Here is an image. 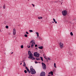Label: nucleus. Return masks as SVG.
I'll use <instances>...</instances> for the list:
<instances>
[{
	"mask_svg": "<svg viewBox=\"0 0 76 76\" xmlns=\"http://www.w3.org/2000/svg\"><path fill=\"white\" fill-rule=\"evenodd\" d=\"M54 3H56V2H55H55H54Z\"/></svg>",
	"mask_w": 76,
	"mask_h": 76,
	"instance_id": "nucleus-48",
	"label": "nucleus"
},
{
	"mask_svg": "<svg viewBox=\"0 0 76 76\" xmlns=\"http://www.w3.org/2000/svg\"><path fill=\"white\" fill-rule=\"evenodd\" d=\"M21 48H23V45H22L21 46Z\"/></svg>",
	"mask_w": 76,
	"mask_h": 76,
	"instance_id": "nucleus-25",
	"label": "nucleus"
},
{
	"mask_svg": "<svg viewBox=\"0 0 76 76\" xmlns=\"http://www.w3.org/2000/svg\"><path fill=\"white\" fill-rule=\"evenodd\" d=\"M54 67H55V68H57V66H56V64L54 63Z\"/></svg>",
	"mask_w": 76,
	"mask_h": 76,
	"instance_id": "nucleus-16",
	"label": "nucleus"
},
{
	"mask_svg": "<svg viewBox=\"0 0 76 76\" xmlns=\"http://www.w3.org/2000/svg\"><path fill=\"white\" fill-rule=\"evenodd\" d=\"M42 67L44 70H45L46 69V65L45 64L43 63H42Z\"/></svg>",
	"mask_w": 76,
	"mask_h": 76,
	"instance_id": "nucleus-7",
	"label": "nucleus"
},
{
	"mask_svg": "<svg viewBox=\"0 0 76 76\" xmlns=\"http://www.w3.org/2000/svg\"><path fill=\"white\" fill-rule=\"evenodd\" d=\"M38 48H39V49H41V50H42V49H43V47L42 46L41 47H38Z\"/></svg>",
	"mask_w": 76,
	"mask_h": 76,
	"instance_id": "nucleus-12",
	"label": "nucleus"
},
{
	"mask_svg": "<svg viewBox=\"0 0 76 76\" xmlns=\"http://www.w3.org/2000/svg\"><path fill=\"white\" fill-rule=\"evenodd\" d=\"M30 71L32 75H33L34 74H35V73H36V71H35V69H34V68H33V67H32V66H31L30 67Z\"/></svg>",
	"mask_w": 76,
	"mask_h": 76,
	"instance_id": "nucleus-2",
	"label": "nucleus"
},
{
	"mask_svg": "<svg viewBox=\"0 0 76 76\" xmlns=\"http://www.w3.org/2000/svg\"><path fill=\"white\" fill-rule=\"evenodd\" d=\"M16 34V29L14 28L13 30V34L14 35H15Z\"/></svg>",
	"mask_w": 76,
	"mask_h": 76,
	"instance_id": "nucleus-9",
	"label": "nucleus"
},
{
	"mask_svg": "<svg viewBox=\"0 0 76 76\" xmlns=\"http://www.w3.org/2000/svg\"><path fill=\"white\" fill-rule=\"evenodd\" d=\"M3 8L4 9H6V5L4 4L3 6Z\"/></svg>",
	"mask_w": 76,
	"mask_h": 76,
	"instance_id": "nucleus-14",
	"label": "nucleus"
},
{
	"mask_svg": "<svg viewBox=\"0 0 76 76\" xmlns=\"http://www.w3.org/2000/svg\"><path fill=\"white\" fill-rule=\"evenodd\" d=\"M67 11L66 10H64L62 12V14L63 16H66L67 15Z\"/></svg>",
	"mask_w": 76,
	"mask_h": 76,
	"instance_id": "nucleus-4",
	"label": "nucleus"
},
{
	"mask_svg": "<svg viewBox=\"0 0 76 76\" xmlns=\"http://www.w3.org/2000/svg\"><path fill=\"white\" fill-rule=\"evenodd\" d=\"M25 67H26V69L27 70L29 69L27 67H26V66Z\"/></svg>",
	"mask_w": 76,
	"mask_h": 76,
	"instance_id": "nucleus-26",
	"label": "nucleus"
},
{
	"mask_svg": "<svg viewBox=\"0 0 76 76\" xmlns=\"http://www.w3.org/2000/svg\"><path fill=\"white\" fill-rule=\"evenodd\" d=\"M23 64H26L25 63V62H23Z\"/></svg>",
	"mask_w": 76,
	"mask_h": 76,
	"instance_id": "nucleus-36",
	"label": "nucleus"
},
{
	"mask_svg": "<svg viewBox=\"0 0 76 76\" xmlns=\"http://www.w3.org/2000/svg\"><path fill=\"white\" fill-rule=\"evenodd\" d=\"M55 23H57V21H55Z\"/></svg>",
	"mask_w": 76,
	"mask_h": 76,
	"instance_id": "nucleus-38",
	"label": "nucleus"
},
{
	"mask_svg": "<svg viewBox=\"0 0 76 76\" xmlns=\"http://www.w3.org/2000/svg\"><path fill=\"white\" fill-rule=\"evenodd\" d=\"M59 46L61 48V49H62V48H64V44L63 43H62L61 42H60L59 43Z\"/></svg>",
	"mask_w": 76,
	"mask_h": 76,
	"instance_id": "nucleus-5",
	"label": "nucleus"
},
{
	"mask_svg": "<svg viewBox=\"0 0 76 76\" xmlns=\"http://www.w3.org/2000/svg\"><path fill=\"white\" fill-rule=\"evenodd\" d=\"M26 34H29V33H28V31L26 32Z\"/></svg>",
	"mask_w": 76,
	"mask_h": 76,
	"instance_id": "nucleus-28",
	"label": "nucleus"
},
{
	"mask_svg": "<svg viewBox=\"0 0 76 76\" xmlns=\"http://www.w3.org/2000/svg\"><path fill=\"white\" fill-rule=\"evenodd\" d=\"M48 59L49 60H51V59H50V58H48Z\"/></svg>",
	"mask_w": 76,
	"mask_h": 76,
	"instance_id": "nucleus-33",
	"label": "nucleus"
},
{
	"mask_svg": "<svg viewBox=\"0 0 76 76\" xmlns=\"http://www.w3.org/2000/svg\"><path fill=\"white\" fill-rule=\"evenodd\" d=\"M30 32H33V31L32 30H30L29 31Z\"/></svg>",
	"mask_w": 76,
	"mask_h": 76,
	"instance_id": "nucleus-23",
	"label": "nucleus"
},
{
	"mask_svg": "<svg viewBox=\"0 0 76 76\" xmlns=\"http://www.w3.org/2000/svg\"><path fill=\"white\" fill-rule=\"evenodd\" d=\"M36 59L37 60H40V58H36Z\"/></svg>",
	"mask_w": 76,
	"mask_h": 76,
	"instance_id": "nucleus-22",
	"label": "nucleus"
},
{
	"mask_svg": "<svg viewBox=\"0 0 76 76\" xmlns=\"http://www.w3.org/2000/svg\"><path fill=\"white\" fill-rule=\"evenodd\" d=\"M56 22V20L54 21V22Z\"/></svg>",
	"mask_w": 76,
	"mask_h": 76,
	"instance_id": "nucleus-43",
	"label": "nucleus"
},
{
	"mask_svg": "<svg viewBox=\"0 0 76 76\" xmlns=\"http://www.w3.org/2000/svg\"><path fill=\"white\" fill-rule=\"evenodd\" d=\"M48 76H50V75H48Z\"/></svg>",
	"mask_w": 76,
	"mask_h": 76,
	"instance_id": "nucleus-46",
	"label": "nucleus"
},
{
	"mask_svg": "<svg viewBox=\"0 0 76 76\" xmlns=\"http://www.w3.org/2000/svg\"><path fill=\"white\" fill-rule=\"evenodd\" d=\"M23 61H22V63H23Z\"/></svg>",
	"mask_w": 76,
	"mask_h": 76,
	"instance_id": "nucleus-44",
	"label": "nucleus"
},
{
	"mask_svg": "<svg viewBox=\"0 0 76 76\" xmlns=\"http://www.w3.org/2000/svg\"><path fill=\"white\" fill-rule=\"evenodd\" d=\"M41 60L42 61H43V58L42 57H40Z\"/></svg>",
	"mask_w": 76,
	"mask_h": 76,
	"instance_id": "nucleus-20",
	"label": "nucleus"
},
{
	"mask_svg": "<svg viewBox=\"0 0 76 76\" xmlns=\"http://www.w3.org/2000/svg\"><path fill=\"white\" fill-rule=\"evenodd\" d=\"M45 59H46V60H48V59L47 58H45Z\"/></svg>",
	"mask_w": 76,
	"mask_h": 76,
	"instance_id": "nucleus-37",
	"label": "nucleus"
},
{
	"mask_svg": "<svg viewBox=\"0 0 76 76\" xmlns=\"http://www.w3.org/2000/svg\"><path fill=\"white\" fill-rule=\"evenodd\" d=\"M24 72L25 73H27V71H26V70H25Z\"/></svg>",
	"mask_w": 76,
	"mask_h": 76,
	"instance_id": "nucleus-21",
	"label": "nucleus"
},
{
	"mask_svg": "<svg viewBox=\"0 0 76 76\" xmlns=\"http://www.w3.org/2000/svg\"><path fill=\"white\" fill-rule=\"evenodd\" d=\"M32 5V6H33V7H35V5H34V4H31Z\"/></svg>",
	"mask_w": 76,
	"mask_h": 76,
	"instance_id": "nucleus-31",
	"label": "nucleus"
},
{
	"mask_svg": "<svg viewBox=\"0 0 76 76\" xmlns=\"http://www.w3.org/2000/svg\"><path fill=\"white\" fill-rule=\"evenodd\" d=\"M5 28H6V29H8L9 28V26H5Z\"/></svg>",
	"mask_w": 76,
	"mask_h": 76,
	"instance_id": "nucleus-19",
	"label": "nucleus"
},
{
	"mask_svg": "<svg viewBox=\"0 0 76 76\" xmlns=\"http://www.w3.org/2000/svg\"><path fill=\"white\" fill-rule=\"evenodd\" d=\"M44 58H45V57H44Z\"/></svg>",
	"mask_w": 76,
	"mask_h": 76,
	"instance_id": "nucleus-45",
	"label": "nucleus"
},
{
	"mask_svg": "<svg viewBox=\"0 0 76 76\" xmlns=\"http://www.w3.org/2000/svg\"><path fill=\"white\" fill-rule=\"evenodd\" d=\"M49 75H51L52 76L53 75V72L51 71L50 72H49L48 73Z\"/></svg>",
	"mask_w": 76,
	"mask_h": 76,
	"instance_id": "nucleus-10",
	"label": "nucleus"
},
{
	"mask_svg": "<svg viewBox=\"0 0 76 76\" xmlns=\"http://www.w3.org/2000/svg\"><path fill=\"white\" fill-rule=\"evenodd\" d=\"M27 72H28V73H31V72H30V71L29 70V69H27Z\"/></svg>",
	"mask_w": 76,
	"mask_h": 76,
	"instance_id": "nucleus-18",
	"label": "nucleus"
},
{
	"mask_svg": "<svg viewBox=\"0 0 76 76\" xmlns=\"http://www.w3.org/2000/svg\"><path fill=\"white\" fill-rule=\"evenodd\" d=\"M27 47L28 48H30V47H31V46H28Z\"/></svg>",
	"mask_w": 76,
	"mask_h": 76,
	"instance_id": "nucleus-34",
	"label": "nucleus"
},
{
	"mask_svg": "<svg viewBox=\"0 0 76 76\" xmlns=\"http://www.w3.org/2000/svg\"><path fill=\"white\" fill-rule=\"evenodd\" d=\"M28 54L29 55V56L28 57V58L30 59H31L32 60H35V58L33 57L34 55L32 54L31 51H28Z\"/></svg>",
	"mask_w": 76,
	"mask_h": 76,
	"instance_id": "nucleus-1",
	"label": "nucleus"
},
{
	"mask_svg": "<svg viewBox=\"0 0 76 76\" xmlns=\"http://www.w3.org/2000/svg\"><path fill=\"white\" fill-rule=\"evenodd\" d=\"M8 35H10L11 34L10 32H8Z\"/></svg>",
	"mask_w": 76,
	"mask_h": 76,
	"instance_id": "nucleus-30",
	"label": "nucleus"
},
{
	"mask_svg": "<svg viewBox=\"0 0 76 76\" xmlns=\"http://www.w3.org/2000/svg\"><path fill=\"white\" fill-rule=\"evenodd\" d=\"M30 43H32V45H31V48H33V46L35 44V40H31V42Z\"/></svg>",
	"mask_w": 76,
	"mask_h": 76,
	"instance_id": "nucleus-3",
	"label": "nucleus"
},
{
	"mask_svg": "<svg viewBox=\"0 0 76 76\" xmlns=\"http://www.w3.org/2000/svg\"><path fill=\"white\" fill-rule=\"evenodd\" d=\"M40 76H45V73L44 72H42L40 73Z\"/></svg>",
	"mask_w": 76,
	"mask_h": 76,
	"instance_id": "nucleus-8",
	"label": "nucleus"
},
{
	"mask_svg": "<svg viewBox=\"0 0 76 76\" xmlns=\"http://www.w3.org/2000/svg\"><path fill=\"white\" fill-rule=\"evenodd\" d=\"M34 56L37 57H38L39 56V54L37 52H35L34 53Z\"/></svg>",
	"mask_w": 76,
	"mask_h": 76,
	"instance_id": "nucleus-6",
	"label": "nucleus"
},
{
	"mask_svg": "<svg viewBox=\"0 0 76 76\" xmlns=\"http://www.w3.org/2000/svg\"><path fill=\"white\" fill-rule=\"evenodd\" d=\"M35 63H36V64H37V63H38V62H37V61H35Z\"/></svg>",
	"mask_w": 76,
	"mask_h": 76,
	"instance_id": "nucleus-29",
	"label": "nucleus"
},
{
	"mask_svg": "<svg viewBox=\"0 0 76 76\" xmlns=\"http://www.w3.org/2000/svg\"><path fill=\"white\" fill-rule=\"evenodd\" d=\"M36 49L37 50H38V49H37V48H35V50H36Z\"/></svg>",
	"mask_w": 76,
	"mask_h": 76,
	"instance_id": "nucleus-39",
	"label": "nucleus"
},
{
	"mask_svg": "<svg viewBox=\"0 0 76 76\" xmlns=\"http://www.w3.org/2000/svg\"><path fill=\"white\" fill-rule=\"evenodd\" d=\"M62 3H63V2H62V3H61V5L62 4Z\"/></svg>",
	"mask_w": 76,
	"mask_h": 76,
	"instance_id": "nucleus-42",
	"label": "nucleus"
},
{
	"mask_svg": "<svg viewBox=\"0 0 76 76\" xmlns=\"http://www.w3.org/2000/svg\"><path fill=\"white\" fill-rule=\"evenodd\" d=\"M37 46H38V45H35V47H37Z\"/></svg>",
	"mask_w": 76,
	"mask_h": 76,
	"instance_id": "nucleus-32",
	"label": "nucleus"
},
{
	"mask_svg": "<svg viewBox=\"0 0 76 76\" xmlns=\"http://www.w3.org/2000/svg\"><path fill=\"white\" fill-rule=\"evenodd\" d=\"M28 0V1H29V0Z\"/></svg>",
	"mask_w": 76,
	"mask_h": 76,
	"instance_id": "nucleus-50",
	"label": "nucleus"
},
{
	"mask_svg": "<svg viewBox=\"0 0 76 76\" xmlns=\"http://www.w3.org/2000/svg\"><path fill=\"white\" fill-rule=\"evenodd\" d=\"M53 20L54 21H55V20H55V19H54V18H53Z\"/></svg>",
	"mask_w": 76,
	"mask_h": 76,
	"instance_id": "nucleus-35",
	"label": "nucleus"
},
{
	"mask_svg": "<svg viewBox=\"0 0 76 76\" xmlns=\"http://www.w3.org/2000/svg\"><path fill=\"white\" fill-rule=\"evenodd\" d=\"M70 34L71 36H73V33H72V32H71Z\"/></svg>",
	"mask_w": 76,
	"mask_h": 76,
	"instance_id": "nucleus-17",
	"label": "nucleus"
},
{
	"mask_svg": "<svg viewBox=\"0 0 76 76\" xmlns=\"http://www.w3.org/2000/svg\"><path fill=\"white\" fill-rule=\"evenodd\" d=\"M53 23H54V22H52Z\"/></svg>",
	"mask_w": 76,
	"mask_h": 76,
	"instance_id": "nucleus-47",
	"label": "nucleus"
},
{
	"mask_svg": "<svg viewBox=\"0 0 76 76\" xmlns=\"http://www.w3.org/2000/svg\"><path fill=\"white\" fill-rule=\"evenodd\" d=\"M36 34L37 35V37H39V33L38 32H36Z\"/></svg>",
	"mask_w": 76,
	"mask_h": 76,
	"instance_id": "nucleus-13",
	"label": "nucleus"
},
{
	"mask_svg": "<svg viewBox=\"0 0 76 76\" xmlns=\"http://www.w3.org/2000/svg\"><path fill=\"white\" fill-rule=\"evenodd\" d=\"M22 63H21L20 64V65H22Z\"/></svg>",
	"mask_w": 76,
	"mask_h": 76,
	"instance_id": "nucleus-41",
	"label": "nucleus"
},
{
	"mask_svg": "<svg viewBox=\"0 0 76 76\" xmlns=\"http://www.w3.org/2000/svg\"><path fill=\"white\" fill-rule=\"evenodd\" d=\"M4 24L5 25H8V22L7 21H5L4 22Z\"/></svg>",
	"mask_w": 76,
	"mask_h": 76,
	"instance_id": "nucleus-11",
	"label": "nucleus"
},
{
	"mask_svg": "<svg viewBox=\"0 0 76 76\" xmlns=\"http://www.w3.org/2000/svg\"><path fill=\"white\" fill-rule=\"evenodd\" d=\"M13 52H12V53H11V54H13Z\"/></svg>",
	"mask_w": 76,
	"mask_h": 76,
	"instance_id": "nucleus-40",
	"label": "nucleus"
},
{
	"mask_svg": "<svg viewBox=\"0 0 76 76\" xmlns=\"http://www.w3.org/2000/svg\"><path fill=\"white\" fill-rule=\"evenodd\" d=\"M24 37H28V35H27V34H25Z\"/></svg>",
	"mask_w": 76,
	"mask_h": 76,
	"instance_id": "nucleus-24",
	"label": "nucleus"
},
{
	"mask_svg": "<svg viewBox=\"0 0 76 76\" xmlns=\"http://www.w3.org/2000/svg\"><path fill=\"white\" fill-rule=\"evenodd\" d=\"M62 0V1H63V0Z\"/></svg>",
	"mask_w": 76,
	"mask_h": 76,
	"instance_id": "nucleus-49",
	"label": "nucleus"
},
{
	"mask_svg": "<svg viewBox=\"0 0 76 76\" xmlns=\"http://www.w3.org/2000/svg\"><path fill=\"white\" fill-rule=\"evenodd\" d=\"M38 19H42V17H38Z\"/></svg>",
	"mask_w": 76,
	"mask_h": 76,
	"instance_id": "nucleus-15",
	"label": "nucleus"
},
{
	"mask_svg": "<svg viewBox=\"0 0 76 76\" xmlns=\"http://www.w3.org/2000/svg\"><path fill=\"white\" fill-rule=\"evenodd\" d=\"M23 66H24V67H26V64H23Z\"/></svg>",
	"mask_w": 76,
	"mask_h": 76,
	"instance_id": "nucleus-27",
	"label": "nucleus"
}]
</instances>
